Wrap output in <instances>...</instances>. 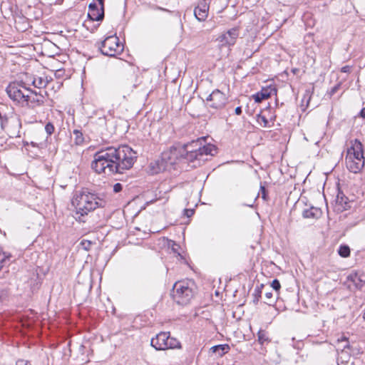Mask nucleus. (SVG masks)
Segmentation results:
<instances>
[{
  "instance_id": "nucleus-1",
  "label": "nucleus",
  "mask_w": 365,
  "mask_h": 365,
  "mask_svg": "<svg viewBox=\"0 0 365 365\" xmlns=\"http://www.w3.org/2000/svg\"><path fill=\"white\" fill-rule=\"evenodd\" d=\"M215 146L205 144V138H198L179 148L180 159L193 163V167L200 166L208 160V156L214 155Z\"/></svg>"
},
{
  "instance_id": "nucleus-2",
  "label": "nucleus",
  "mask_w": 365,
  "mask_h": 365,
  "mask_svg": "<svg viewBox=\"0 0 365 365\" xmlns=\"http://www.w3.org/2000/svg\"><path fill=\"white\" fill-rule=\"evenodd\" d=\"M71 204L76 209V218L85 222L82 217L97 207H105L106 202L96 194L83 191L75 193Z\"/></svg>"
},
{
  "instance_id": "nucleus-3",
  "label": "nucleus",
  "mask_w": 365,
  "mask_h": 365,
  "mask_svg": "<svg viewBox=\"0 0 365 365\" xmlns=\"http://www.w3.org/2000/svg\"><path fill=\"white\" fill-rule=\"evenodd\" d=\"M115 155L114 147H108L96 153L91 163L92 169L98 174L110 175L115 173L114 158H115Z\"/></svg>"
},
{
  "instance_id": "nucleus-4",
  "label": "nucleus",
  "mask_w": 365,
  "mask_h": 365,
  "mask_svg": "<svg viewBox=\"0 0 365 365\" xmlns=\"http://www.w3.org/2000/svg\"><path fill=\"white\" fill-rule=\"evenodd\" d=\"M114 153H115V173H123L124 170H129L134 164L136 158V153L128 145H124L114 147Z\"/></svg>"
},
{
  "instance_id": "nucleus-5",
  "label": "nucleus",
  "mask_w": 365,
  "mask_h": 365,
  "mask_svg": "<svg viewBox=\"0 0 365 365\" xmlns=\"http://www.w3.org/2000/svg\"><path fill=\"white\" fill-rule=\"evenodd\" d=\"M191 284L192 282L187 281H178L174 284L171 296L176 303L186 305L190 302L194 296Z\"/></svg>"
},
{
  "instance_id": "nucleus-6",
  "label": "nucleus",
  "mask_w": 365,
  "mask_h": 365,
  "mask_svg": "<svg viewBox=\"0 0 365 365\" xmlns=\"http://www.w3.org/2000/svg\"><path fill=\"white\" fill-rule=\"evenodd\" d=\"M150 344L156 350H166L168 349H180L181 344L175 338L170 337V332H160L155 337L151 339Z\"/></svg>"
},
{
  "instance_id": "nucleus-7",
  "label": "nucleus",
  "mask_w": 365,
  "mask_h": 365,
  "mask_svg": "<svg viewBox=\"0 0 365 365\" xmlns=\"http://www.w3.org/2000/svg\"><path fill=\"white\" fill-rule=\"evenodd\" d=\"M101 53L104 56L114 57L123 51V45L115 35L106 37L99 46Z\"/></svg>"
},
{
  "instance_id": "nucleus-8",
  "label": "nucleus",
  "mask_w": 365,
  "mask_h": 365,
  "mask_svg": "<svg viewBox=\"0 0 365 365\" xmlns=\"http://www.w3.org/2000/svg\"><path fill=\"white\" fill-rule=\"evenodd\" d=\"M206 101L210 107L215 109H221L225 106L227 98L225 93L219 89H215L207 97Z\"/></svg>"
},
{
  "instance_id": "nucleus-9",
  "label": "nucleus",
  "mask_w": 365,
  "mask_h": 365,
  "mask_svg": "<svg viewBox=\"0 0 365 365\" xmlns=\"http://www.w3.org/2000/svg\"><path fill=\"white\" fill-rule=\"evenodd\" d=\"M239 36V31L237 28H232L227 32L221 34L217 40L222 43V46H232Z\"/></svg>"
},
{
  "instance_id": "nucleus-10",
  "label": "nucleus",
  "mask_w": 365,
  "mask_h": 365,
  "mask_svg": "<svg viewBox=\"0 0 365 365\" xmlns=\"http://www.w3.org/2000/svg\"><path fill=\"white\" fill-rule=\"evenodd\" d=\"M20 86L19 83L14 82L9 83L6 89L9 97L18 103L21 102L22 98H24V93L21 90Z\"/></svg>"
},
{
  "instance_id": "nucleus-11",
  "label": "nucleus",
  "mask_w": 365,
  "mask_h": 365,
  "mask_svg": "<svg viewBox=\"0 0 365 365\" xmlns=\"http://www.w3.org/2000/svg\"><path fill=\"white\" fill-rule=\"evenodd\" d=\"M350 155H351L352 159L357 160L359 159L364 160L363 153V145L359 140L355 139L354 141H351V146L348 150L347 156H350Z\"/></svg>"
},
{
  "instance_id": "nucleus-12",
  "label": "nucleus",
  "mask_w": 365,
  "mask_h": 365,
  "mask_svg": "<svg viewBox=\"0 0 365 365\" xmlns=\"http://www.w3.org/2000/svg\"><path fill=\"white\" fill-rule=\"evenodd\" d=\"M180 157L179 149L173 147L170 150L165 151L162 153V161L165 163V166L168 165H174L176 163V160Z\"/></svg>"
},
{
  "instance_id": "nucleus-13",
  "label": "nucleus",
  "mask_w": 365,
  "mask_h": 365,
  "mask_svg": "<svg viewBox=\"0 0 365 365\" xmlns=\"http://www.w3.org/2000/svg\"><path fill=\"white\" fill-rule=\"evenodd\" d=\"M346 165L350 172L358 173L364 165V160L359 159L357 160L352 159V156L350 155V156H346Z\"/></svg>"
},
{
  "instance_id": "nucleus-14",
  "label": "nucleus",
  "mask_w": 365,
  "mask_h": 365,
  "mask_svg": "<svg viewBox=\"0 0 365 365\" xmlns=\"http://www.w3.org/2000/svg\"><path fill=\"white\" fill-rule=\"evenodd\" d=\"M208 11L209 6L206 2V0H203L195 8L194 14L198 21H202L207 17Z\"/></svg>"
},
{
  "instance_id": "nucleus-15",
  "label": "nucleus",
  "mask_w": 365,
  "mask_h": 365,
  "mask_svg": "<svg viewBox=\"0 0 365 365\" xmlns=\"http://www.w3.org/2000/svg\"><path fill=\"white\" fill-rule=\"evenodd\" d=\"M348 279L359 289H361L365 284V274L363 273H351L349 275Z\"/></svg>"
},
{
  "instance_id": "nucleus-16",
  "label": "nucleus",
  "mask_w": 365,
  "mask_h": 365,
  "mask_svg": "<svg viewBox=\"0 0 365 365\" xmlns=\"http://www.w3.org/2000/svg\"><path fill=\"white\" fill-rule=\"evenodd\" d=\"M272 93H276V89L272 88H262V90L253 96L256 103H260L263 100L269 98Z\"/></svg>"
},
{
  "instance_id": "nucleus-17",
  "label": "nucleus",
  "mask_w": 365,
  "mask_h": 365,
  "mask_svg": "<svg viewBox=\"0 0 365 365\" xmlns=\"http://www.w3.org/2000/svg\"><path fill=\"white\" fill-rule=\"evenodd\" d=\"M336 202L337 205L340 207L339 210L341 209L343 210H346L351 207V202L342 192L339 191L336 195Z\"/></svg>"
},
{
  "instance_id": "nucleus-18",
  "label": "nucleus",
  "mask_w": 365,
  "mask_h": 365,
  "mask_svg": "<svg viewBox=\"0 0 365 365\" xmlns=\"http://www.w3.org/2000/svg\"><path fill=\"white\" fill-rule=\"evenodd\" d=\"M321 214V210L316 207H310L308 209H304L302 212V216L304 218H319Z\"/></svg>"
},
{
  "instance_id": "nucleus-19",
  "label": "nucleus",
  "mask_w": 365,
  "mask_h": 365,
  "mask_svg": "<svg viewBox=\"0 0 365 365\" xmlns=\"http://www.w3.org/2000/svg\"><path fill=\"white\" fill-rule=\"evenodd\" d=\"M29 91L34 94V96L31 98V107L35 108L36 106H43L45 103V97L41 93H37L36 91L29 90Z\"/></svg>"
},
{
  "instance_id": "nucleus-20",
  "label": "nucleus",
  "mask_w": 365,
  "mask_h": 365,
  "mask_svg": "<svg viewBox=\"0 0 365 365\" xmlns=\"http://www.w3.org/2000/svg\"><path fill=\"white\" fill-rule=\"evenodd\" d=\"M230 349L228 344H219L213 346L210 349V352L215 354L218 356H222L224 354L227 353Z\"/></svg>"
},
{
  "instance_id": "nucleus-21",
  "label": "nucleus",
  "mask_w": 365,
  "mask_h": 365,
  "mask_svg": "<svg viewBox=\"0 0 365 365\" xmlns=\"http://www.w3.org/2000/svg\"><path fill=\"white\" fill-rule=\"evenodd\" d=\"M88 16L92 21H102L104 18V7H101L98 9L89 11Z\"/></svg>"
},
{
  "instance_id": "nucleus-22",
  "label": "nucleus",
  "mask_w": 365,
  "mask_h": 365,
  "mask_svg": "<svg viewBox=\"0 0 365 365\" xmlns=\"http://www.w3.org/2000/svg\"><path fill=\"white\" fill-rule=\"evenodd\" d=\"M337 345V351L340 350L341 351V353H346L349 354L347 350H351V346L348 341V339L345 336L341 337V339H338L336 341Z\"/></svg>"
},
{
  "instance_id": "nucleus-23",
  "label": "nucleus",
  "mask_w": 365,
  "mask_h": 365,
  "mask_svg": "<svg viewBox=\"0 0 365 365\" xmlns=\"http://www.w3.org/2000/svg\"><path fill=\"white\" fill-rule=\"evenodd\" d=\"M264 288V285L263 284H261L259 286L257 287L255 290L254 293L252 294L253 296V303L255 304H257L259 299L262 297V289Z\"/></svg>"
},
{
  "instance_id": "nucleus-24",
  "label": "nucleus",
  "mask_w": 365,
  "mask_h": 365,
  "mask_svg": "<svg viewBox=\"0 0 365 365\" xmlns=\"http://www.w3.org/2000/svg\"><path fill=\"white\" fill-rule=\"evenodd\" d=\"M258 341L260 344H267L270 341L268 334L266 331L260 329L257 333Z\"/></svg>"
},
{
  "instance_id": "nucleus-25",
  "label": "nucleus",
  "mask_w": 365,
  "mask_h": 365,
  "mask_svg": "<svg viewBox=\"0 0 365 365\" xmlns=\"http://www.w3.org/2000/svg\"><path fill=\"white\" fill-rule=\"evenodd\" d=\"M32 83L36 88H45L48 84V81L43 79L41 77H37V78H34Z\"/></svg>"
},
{
  "instance_id": "nucleus-26",
  "label": "nucleus",
  "mask_w": 365,
  "mask_h": 365,
  "mask_svg": "<svg viewBox=\"0 0 365 365\" xmlns=\"http://www.w3.org/2000/svg\"><path fill=\"white\" fill-rule=\"evenodd\" d=\"M339 255L342 257H347L350 255V248L348 245H341L338 250Z\"/></svg>"
},
{
  "instance_id": "nucleus-27",
  "label": "nucleus",
  "mask_w": 365,
  "mask_h": 365,
  "mask_svg": "<svg viewBox=\"0 0 365 365\" xmlns=\"http://www.w3.org/2000/svg\"><path fill=\"white\" fill-rule=\"evenodd\" d=\"M73 135H75V144L78 145H81L84 141L83 133L78 130H74Z\"/></svg>"
},
{
  "instance_id": "nucleus-28",
  "label": "nucleus",
  "mask_w": 365,
  "mask_h": 365,
  "mask_svg": "<svg viewBox=\"0 0 365 365\" xmlns=\"http://www.w3.org/2000/svg\"><path fill=\"white\" fill-rule=\"evenodd\" d=\"M264 297L266 298V300L264 301L265 304L268 305H272L275 302V299L273 297L272 290L265 292Z\"/></svg>"
},
{
  "instance_id": "nucleus-29",
  "label": "nucleus",
  "mask_w": 365,
  "mask_h": 365,
  "mask_svg": "<svg viewBox=\"0 0 365 365\" xmlns=\"http://www.w3.org/2000/svg\"><path fill=\"white\" fill-rule=\"evenodd\" d=\"M80 245L83 250L88 251L91 250L93 242L89 240H83L81 242Z\"/></svg>"
},
{
  "instance_id": "nucleus-30",
  "label": "nucleus",
  "mask_w": 365,
  "mask_h": 365,
  "mask_svg": "<svg viewBox=\"0 0 365 365\" xmlns=\"http://www.w3.org/2000/svg\"><path fill=\"white\" fill-rule=\"evenodd\" d=\"M45 130L48 135H51L54 131L53 125L51 123H48L45 126Z\"/></svg>"
},
{
  "instance_id": "nucleus-31",
  "label": "nucleus",
  "mask_w": 365,
  "mask_h": 365,
  "mask_svg": "<svg viewBox=\"0 0 365 365\" xmlns=\"http://www.w3.org/2000/svg\"><path fill=\"white\" fill-rule=\"evenodd\" d=\"M271 287L276 292L279 291V289L281 288V285H280L279 281L278 279H274L272 281V284H271Z\"/></svg>"
},
{
  "instance_id": "nucleus-32",
  "label": "nucleus",
  "mask_w": 365,
  "mask_h": 365,
  "mask_svg": "<svg viewBox=\"0 0 365 365\" xmlns=\"http://www.w3.org/2000/svg\"><path fill=\"white\" fill-rule=\"evenodd\" d=\"M260 192L262 193V197L264 200L267 201L268 200L267 197V191L265 187L262 185H260Z\"/></svg>"
},
{
  "instance_id": "nucleus-33",
  "label": "nucleus",
  "mask_w": 365,
  "mask_h": 365,
  "mask_svg": "<svg viewBox=\"0 0 365 365\" xmlns=\"http://www.w3.org/2000/svg\"><path fill=\"white\" fill-rule=\"evenodd\" d=\"M150 8L152 9H155V10H160V11H166V12H169L170 13L171 11L167 9H165V8H163V7H160L159 6H157V5H150Z\"/></svg>"
},
{
  "instance_id": "nucleus-34",
  "label": "nucleus",
  "mask_w": 365,
  "mask_h": 365,
  "mask_svg": "<svg viewBox=\"0 0 365 365\" xmlns=\"http://www.w3.org/2000/svg\"><path fill=\"white\" fill-rule=\"evenodd\" d=\"M123 189V185L120 182H117L113 185V192L118 193Z\"/></svg>"
},
{
  "instance_id": "nucleus-35",
  "label": "nucleus",
  "mask_w": 365,
  "mask_h": 365,
  "mask_svg": "<svg viewBox=\"0 0 365 365\" xmlns=\"http://www.w3.org/2000/svg\"><path fill=\"white\" fill-rule=\"evenodd\" d=\"M257 120H258V122H261V121L263 122V123H264L263 126L264 127H267V126L268 120H267V119L264 115H259Z\"/></svg>"
},
{
  "instance_id": "nucleus-36",
  "label": "nucleus",
  "mask_w": 365,
  "mask_h": 365,
  "mask_svg": "<svg viewBox=\"0 0 365 365\" xmlns=\"http://www.w3.org/2000/svg\"><path fill=\"white\" fill-rule=\"evenodd\" d=\"M88 9H89V11H92V10H94V9H98V8L97 3L96 1L91 2L88 5Z\"/></svg>"
},
{
  "instance_id": "nucleus-37",
  "label": "nucleus",
  "mask_w": 365,
  "mask_h": 365,
  "mask_svg": "<svg viewBox=\"0 0 365 365\" xmlns=\"http://www.w3.org/2000/svg\"><path fill=\"white\" fill-rule=\"evenodd\" d=\"M184 212H185V215L187 217H191L194 214V210H192V209H185Z\"/></svg>"
},
{
  "instance_id": "nucleus-38",
  "label": "nucleus",
  "mask_w": 365,
  "mask_h": 365,
  "mask_svg": "<svg viewBox=\"0 0 365 365\" xmlns=\"http://www.w3.org/2000/svg\"><path fill=\"white\" fill-rule=\"evenodd\" d=\"M16 365H31V364L28 361L21 359L16 361Z\"/></svg>"
},
{
  "instance_id": "nucleus-39",
  "label": "nucleus",
  "mask_w": 365,
  "mask_h": 365,
  "mask_svg": "<svg viewBox=\"0 0 365 365\" xmlns=\"http://www.w3.org/2000/svg\"><path fill=\"white\" fill-rule=\"evenodd\" d=\"M7 297V293L6 291H1L0 293V302H2Z\"/></svg>"
},
{
  "instance_id": "nucleus-40",
  "label": "nucleus",
  "mask_w": 365,
  "mask_h": 365,
  "mask_svg": "<svg viewBox=\"0 0 365 365\" xmlns=\"http://www.w3.org/2000/svg\"><path fill=\"white\" fill-rule=\"evenodd\" d=\"M31 97L29 95L24 94V98H22L21 101L27 102V103H30Z\"/></svg>"
},
{
  "instance_id": "nucleus-41",
  "label": "nucleus",
  "mask_w": 365,
  "mask_h": 365,
  "mask_svg": "<svg viewBox=\"0 0 365 365\" xmlns=\"http://www.w3.org/2000/svg\"><path fill=\"white\" fill-rule=\"evenodd\" d=\"M235 113L236 115H240L242 113V108L238 106L235 108Z\"/></svg>"
},
{
  "instance_id": "nucleus-42",
  "label": "nucleus",
  "mask_w": 365,
  "mask_h": 365,
  "mask_svg": "<svg viewBox=\"0 0 365 365\" xmlns=\"http://www.w3.org/2000/svg\"><path fill=\"white\" fill-rule=\"evenodd\" d=\"M359 115H360V117H361V118H365V107H364V108H363L361 110V111H360V113H359Z\"/></svg>"
},
{
  "instance_id": "nucleus-43",
  "label": "nucleus",
  "mask_w": 365,
  "mask_h": 365,
  "mask_svg": "<svg viewBox=\"0 0 365 365\" xmlns=\"http://www.w3.org/2000/svg\"><path fill=\"white\" fill-rule=\"evenodd\" d=\"M349 70H350V68L348 66H344V67L341 68V71L344 72V73L349 72Z\"/></svg>"
},
{
  "instance_id": "nucleus-44",
  "label": "nucleus",
  "mask_w": 365,
  "mask_h": 365,
  "mask_svg": "<svg viewBox=\"0 0 365 365\" xmlns=\"http://www.w3.org/2000/svg\"><path fill=\"white\" fill-rule=\"evenodd\" d=\"M93 1L98 2L101 7H104L103 0H93Z\"/></svg>"
},
{
  "instance_id": "nucleus-45",
  "label": "nucleus",
  "mask_w": 365,
  "mask_h": 365,
  "mask_svg": "<svg viewBox=\"0 0 365 365\" xmlns=\"http://www.w3.org/2000/svg\"><path fill=\"white\" fill-rule=\"evenodd\" d=\"M19 125L20 127L21 126V121H20L19 119Z\"/></svg>"
},
{
  "instance_id": "nucleus-46",
  "label": "nucleus",
  "mask_w": 365,
  "mask_h": 365,
  "mask_svg": "<svg viewBox=\"0 0 365 365\" xmlns=\"http://www.w3.org/2000/svg\"><path fill=\"white\" fill-rule=\"evenodd\" d=\"M363 318L365 319V311H364V315H363Z\"/></svg>"
},
{
  "instance_id": "nucleus-47",
  "label": "nucleus",
  "mask_w": 365,
  "mask_h": 365,
  "mask_svg": "<svg viewBox=\"0 0 365 365\" xmlns=\"http://www.w3.org/2000/svg\"><path fill=\"white\" fill-rule=\"evenodd\" d=\"M247 205L249 206V207H252V204Z\"/></svg>"
},
{
  "instance_id": "nucleus-48",
  "label": "nucleus",
  "mask_w": 365,
  "mask_h": 365,
  "mask_svg": "<svg viewBox=\"0 0 365 365\" xmlns=\"http://www.w3.org/2000/svg\"><path fill=\"white\" fill-rule=\"evenodd\" d=\"M24 89L28 90L29 91L30 89H28V88L24 87Z\"/></svg>"
},
{
  "instance_id": "nucleus-49",
  "label": "nucleus",
  "mask_w": 365,
  "mask_h": 365,
  "mask_svg": "<svg viewBox=\"0 0 365 365\" xmlns=\"http://www.w3.org/2000/svg\"><path fill=\"white\" fill-rule=\"evenodd\" d=\"M24 89L28 90L29 91L30 89H28V88L24 87Z\"/></svg>"
}]
</instances>
